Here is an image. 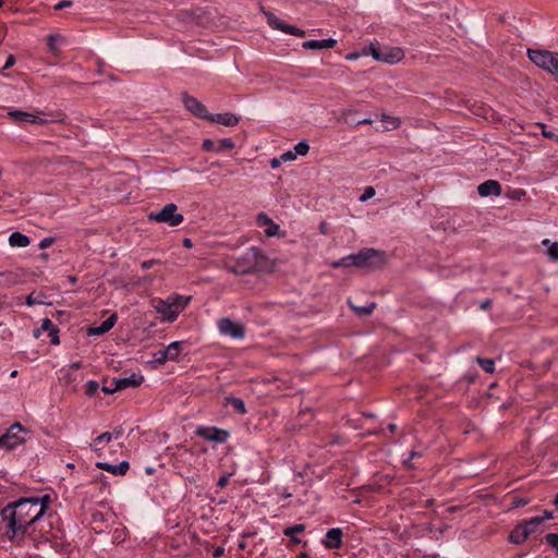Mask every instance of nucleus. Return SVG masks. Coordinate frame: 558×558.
Masks as SVG:
<instances>
[{
  "label": "nucleus",
  "mask_w": 558,
  "mask_h": 558,
  "mask_svg": "<svg viewBox=\"0 0 558 558\" xmlns=\"http://www.w3.org/2000/svg\"><path fill=\"white\" fill-rule=\"evenodd\" d=\"M50 504V497L21 498L10 502L1 511L5 537L16 545L29 541L37 545L49 541L50 523L45 524L43 519Z\"/></svg>",
  "instance_id": "1"
},
{
  "label": "nucleus",
  "mask_w": 558,
  "mask_h": 558,
  "mask_svg": "<svg viewBox=\"0 0 558 558\" xmlns=\"http://www.w3.org/2000/svg\"><path fill=\"white\" fill-rule=\"evenodd\" d=\"M527 57L536 66L558 78V52L527 49Z\"/></svg>",
  "instance_id": "2"
},
{
  "label": "nucleus",
  "mask_w": 558,
  "mask_h": 558,
  "mask_svg": "<svg viewBox=\"0 0 558 558\" xmlns=\"http://www.w3.org/2000/svg\"><path fill=\"white\" fill-rule=\"evenodd\" d=\"M352 266L359 268H376L386 263L385 254L375 248L362 250L357 253L351 254Z\"/></svg>",
  "instance_id": "3"
},
{
  "label": "nucleus",
  "mask_w": 558,
  "mask_h": 558,
  "mask_svg": "<svg viewBox=\"0 0 558 558\" xmlns=\"http://www.w3.org/2000/svg\"><path fill=\"white\" fill-rule=\"evenodd\" d=\"M28 432L20 423H14L0 437V448L12 450L26 441Z\"/></svg>",
  "instance_id": "4"
},
{
  "label": "nucleus",
  "mask_w": 558,
  "mask_h": 558,
  "mask_svg": "<svg viewBox=\"0 0 558 558\" xmlns=\"http://www.w3.org/2000/svg\"><path fill=\"white\" fill-rule=\"evenodd\" d=\"M148 219L157 222H165L170 227H177L182 223L184 218L182 214L178 213L177 205L169 203L159 211L150 213L148 215Z\"/></svg>",
  "instance_id": "5"
},
{
  "label": "nucleus",
  "mask_w": 558,
  "mask_h": 558,
  "mask_svg": "<svg viewBox=\"0 0 558 558\" xmlns=\"http://www.w3.org/2000/svg\"><path fill=\"white\" fill-rule=\"evenodd\" d=\"M264 14L267 17V23L271 28L280 31L286 34L294 35L298 37L305 36V32L303 29H300L295 26L284 23L282 20L277 17L274 13L264 11Z\"/></svg>",
  "instance_id": "6"
},
{
  "label": "nucleus",
  "mask_w": 558,
  "mask_h": 558,
  "mask_svg": "<svg viewBox=\"0 0 558 558\" xmlns=\"http://www.w3.org/2000/svg\"><path fill=\"white\" fill-rule=\"evenodd\" d=\"M196 435L217 444H222L229 438V432L226 429H221L218 427H209V426H199L196 429Z\"/></svg>",
  "instance_id": "7"
},
{
  "label": "nucleus",
  "mask_w": 558,
  "mask_h": 558,
  "mask_svg": "<svg viewBox=\"0 0 558 558\" xmlns=\"http://www.w3.org/2000/svg\"><path fill=\"white\" fill-rule=\"evenodd\" d=\"M218 329L221 335L230 336L234 339H242L245 335L243 325L230 318L220 319L218 322Z\"/></svg>",
  "instance_id": "8"
},
{
  "label": "nucleus",
  "mask_w": 558,
  "mask_h": 558,
  "mask_svg": "<svg viewBox=\"0 0 558 558\" xmlns=\"http://www.w3.org/2000/svg\"><path fill=\"white\" fill-rule=\"evenodd\" d=\"M371 54L372 57L377 60L381 61L388 64H395L402 60L403 52L400 49H392V50H381L375 47H371Z\"/></svg>",
  "instance_id": "9"
},
{
  "label": "nucleus",
  "mask_w": 558,
  "mask_h": 558,
  "mask_svg": "<svg viewBox=\"0 0 558 558\" xmlns=\"http://www.w3.org/2000/svg\"><path fill=\"white\" fill-rule=\"evenodd\" d=\"M182 101L186 110H189L191 113L202 118V119H208L209 112L207 111L206 107L195 97L190 96L187 94L182 95Z\"/></svg>",
  "instance_id": "10"
},
{
  "label": "nucleus",
  "mask_w": 558,
  "mask_h": 558,
  "mask_svg": "<svg viewBox=\"0 0 558 558\" xmlns=\"http://www.w3.org/2000/svg\"><path fill=\"white\" fill-rule=\"evenodd\" d=\"M8 116L13 119L17 123H29V124H44L47 121L39 118L36 114L22 111V110H11L8 112Z\"/></svg>",
  "instance_id": "11"
},
{
  "label": "nucleus",
  "mask_w": 558,
  "mask_h": 558,
  "mask_svg": "<svg viewBox=\"0 0 558 558\" xmlns=\"http://www.w3.org/2000/svg\"><path fill=\"white\" fill-rule=\"evenodd\" d=\"M43 331H46L48 333V336L51 338V343L52 344H59L60 343L59 336H58L59 330L54 326V324L52 323L51 319L44 318L41 320L40 328L34 330L33 335H34L35 338H39Z\"/></svg>",
  "instance_id": "12"
},
{
  "label": "nucleus",
  "mask_w": 558,
  "mask_h": 558,
  "mask_svg": "<svg viewBox=\"0 0 558 558\" xmlns=\"http://www.w3.org/2000/svg\"><path fill=\"white\" fill-rule=\"evenodd\" d=\"M256 225L259 228H264V232L268 238L277 235L280 228L279 225L275 223L265 213L257 215Z\"/></svg>",
  "instance_id": "13"
},
{
  "label": "nucleus",
  "mask_w": 558,
  "mask_h": 558,
  "mask_svg": "<svg viewBox=\"0 0 558 558\" xmlns=\"http://www.w3.org/2000/svg\"><path fill=\"white\" fill-rule=\"evenodd\" d=\"M477 192L482 197L499 196L501 194V185L496 180H487L477 186Z\"/></svg>",
  "instance_id": "14"
},
{
  "label": "nucleus",
  "mask_w": 558,
  "mask_h": 558,
  "mask_svg": "<svg viewBox=\"0 0 558 558\" xmlns=\"http://www.w3.org/2000/svg\"><path fill=\"white\" fill-rule=\"evenodd\" d=\"M154 308L160 313L163 318L168 322H173L177 319L175 312L171 308L168 300L156 299L153 301Z\"/></svg>",
  "instance_id": "15"
},
{
  "label": "nucleus",
  "mask_w": 558,
  "mask_h": 558,
  "mask_svg": "<svg viewBox=\"0 0 558 558\" xmlns=\"http://www.w3.org/2000/svg\"><path fill=\"white\" fill-rule=\"evenodd\" d=\"M342 530L339 527H333L327 531L326 537L324 539V545L327 548L336 549L342 545Z\"/></svg>",
  "instance_id": "16"
},
{
  "label": "nucleus",
  "mask_w": 558,
  "mask_h": 558,
  "mask_svg": "<svg viewBox=\"0 0 558 558\" xmlns=\"http://www.w3.org/2000/svg\"><path fill=\"white\" fill-rule=\"evenodd\" d=\"M337 45V40L333 38L327 39H311L306 40L302 44V47L306 50H322V49H330Z\"/></svg>",
  "instance_id": "17"
},
{
  "label": "nucleus",
  "mask_w": 558,
  "mask_h": 558,
  "mask_svg": "<svg viewBox=\"0 0 558 558\" xmlns=\"http://www.w3.org/2000/svg\"><path fill=\"white\" fill-rule=\"evenodd\" d=\"M117 315H110L106 320H104L99 326L89 327L87 329L88 336H100L108 332L116 324Z\"/></svg>",
  "instance_id": "18"
},
{
  "label": "nucleus",
  "mask_w": 558,
  "mask_h": 558,
  "mask_svg": "<svg viewBox=\"0 0 558 558\" xmlns=\"http://www.w3.org/2000/svg\"><path fill=\"white\" fill-rule=\"evenodd\" d=\"M96 466L98 469L107 471L113 475H124L128 472L130 464L128 461H122L119 464H110L107 462H97Z\"/></svg>",
  "instance_id": "19"
},
{
  "label": "nucleus",
  "mask_w": 558,
  "mask_h": 558,
  "mask_svg": "<svg viewBox=\"0 0 558 558\" xmlns=\"http://www.w3.org/2000/svg\"><path fill=\"white\" fill-rule=\"evenodd\" d=\"M119 390L126 389L129 387H137L144 381V376L141 374L132 373L129 376L116 378Z\"/></svg>",
  "instance_id": "20"
},
{
  "label": "nucleus",
  "mask_w": 558,
  "mask_h": 558,
  "mask_svg": "<svg viewBox=\"0 0 558 558\" xmlns=\"http://www.w3.org/2000/svg\"><path fill=\"white\" fill-rule=\"evenodd\" d=\"M207 120L226 126H234L239 123V118L231 112L209 114Z\"/></svg>",
  "instance_id": "21"
},
{
  "label": "nucleus",
  "mask_w": 558,
  "mask_h": 558,
  "mask_svg": "<svg viewBox=\"0 0 558 558\" xmlns=\"http://www.w3.org/2000/svg\"><path fill=\"white\" fill-rule=\"evenodd\" d=\"M169 304L171 305V308L175 312L177 317L179 316L180 312L183 311L186 305L189 304L191 296H183L179 294H172L167 298Z\"/></svg>",
  "instance_id": "22"
},
{
  "label": "nucleus",
  "mask_w": 558,
  "mask_h": 558,
  "mask_svg": "<svg viewBox=\"0 0 558 558\" xmlns=\"http://www.w3.org/2000/svg\"><path fill=\"white\" fill-rule=\"evenodd\" d=\"M29 238L19 231L11 233L9 243L13 247H26L29 245Z\"/></svg>",
  "instance_id": "23"
},
{
  "label": "nucleus",
  "mask_w": 558,
  "mask_h": 558,
  "mask_svg": "<svg viewBox=\"0 0 558 558\" xmlns=\"http://www.w3.org/2000/svg\"><path fill=\"white\" fill-rule=\"evenodd\" d=\"M529 536L526 530L519 524L511 531L509 539L513 544H522Z\"/></svg>",
  "instance_id": "24"
},
{
  "label": "nucleus",
  "mask_w": 558,
  "mask_h": 558,
  "mask_svg": "<svg viewBox=\"0 0 558 558\" xmlns=\"http://www.w3.org/2000/svg\"><path fill=\"white\" fill-rule=\"evenodd\" d=\"M543 247L545 248L546 255L551 260H558V242H551L550 240H544L542 242Z\"/></svg>",
  "instance_id": "25"
},
{
  "label": "nucleus",
  "mask_w": 558,
  "mask_h": 558,
  "mask_svg": "<svg viewBox=\"0 0 558 558\" xmlns=\"http://www.w3.org/2000/svg\"><path fill=\"white\" fill-rule=\"evenodd\" d=\"M543 522H544V518L534 517V518L521 523V525L524 527V530H526V533L529 535H532L538 530L539 525Z\"/></svg>",
  "instance_id": "26"
},
{
  "label": "nucleus",
  "mask_w": 558,
  "mask_h": 558,
  "mask_svg": "<svg viewBox=\"0 0 558 558\" xmlns=\"http://www.w3.org/2000/svg\"><path fill=\"white\" fill-rule=\"evenodd\" d=\"M380 121L384 123V130H393L401 124L400 118L388 114H381Z\"/></svg>",
  "instance_id": "27"
},
{
  "label": "nucleus",
  "mask_w": 558,
  "mask_h": 558,
  "mask_svg": "<svg viewBox=\"0 0 558 558\" xmlns=\"http://www.w3.org/2000/svg\"><path fill=\"white\" fill-rule=\"evenodd\" d=\"M226 401L228 404L232 405L238 413L245 414L247 412L245 403L242 399L235 397H227Z\"/></svg>",
  "instance_id": "28"
},
{
  "label": "nucleus",
  "mask_w": 558,
  "mask_h": 558,
  "mask_svg": "<svg viewBox=\"0 0 558 558\" xmlns=\"http://www.w3.org/2000/svg\"><path fill=\"white\" fill-rule=\"evenodd\" d=\"M181 352V342L173 341L166 348V354H168L169 361H174L179 357Z\"/></svg>",
  "instance_id": "29"
},
{
  "label": "nucleus",
  "mask_w": 558,
  "mask_h": 558,
  "mask_svg": "<svg viewBox=\"0 0 558 558\" xmlns=\"http://www.w3.org/2000/svg\"><path fill=\"white\" fill-rule=\"evenodd\" d=\"M112 438H113V434H111V433L106 432V433L100 434V435H99V436L94 440V444L92 445L93 450H95V451L100 450V449H101V447H99V445H101L102 442L108 444V442H110V441H111V439H112Z\"/></svg>",
  "instance_id": "30"
},
{
  "label": "nucleus",
  "mask_w": 558,
  "mask_h": 558,
  "mask_svg": "<svg viewBox=\"0 0 558 558\" xmlns=\"http://www.w3.org/2000/svg\"><path fill=\"white\" fill-rule=\"evenodd\" d=\"M304 530H305V525L304 524H295V525L287 527L283 531V534L286 536L291 537L294 542L299 543L300 539L294 538V535L298 534V533H302Z\"/></svg>",
  "instance_id": "31"
},
{
  "label": "nucleus",
  "mask_w": 558,
  "mask_h": 558,
  "mask_svg": "<svg viewBox=\"0 0 558 558\" xmlns=\"http://www.w3.org/2000/svg\"><path fill=\"white\" fill-rule=\"evenodd\" d=\"M351 308L357 314V315H371L376 306L375 303H369L365 306H356L350 303Z\"/></svg>",
  "instance_id": "32"
},
{
  "label": "nucleus",
  "mask_w": 558,
  "mask_h": 558,
  "mask_svg": "<svg viewBox=\"0 0 558 558\" xmlns=\"http://www.w3.org/2000/svg\"><path fill=\"white\" fill-rule=\"evenodd\" d=\"M477 363L487 373H493L495 369V361L492 359L477 357Z\"/></svg>",
  "instance_id": "33"
},
{
  "label": "nucleus",
  "mask_w": 558,
  "mask_h": 558,
  "mask_svg": "<svg viewBox=\"0 0 558 558\" xmlns=\"http://www.w3.org/2000/svg\"><path fill=\"white\" fill-rule=\"evenodd\" d=\"M351 260H352V256H351V254H350V255L344 256V257H342V258H340V259H338V260H333V262H331V263H330V266H331L332 268H339V267H351V266H352Z\"/></svg>",
  "instance_id": "34"
},
{
  "label": "nucleus",
  "mask_w": 558,
  "mask_h": 558,
  "mask_svg": "<svg viewBox=\"0 0 558 558\" xmlns=\"http://www.w3.org/2000/svg\"><path fill=\"white\" fill-rule=\"evenodd\" d=\"M310 150V145L306 141H301L294 146L296 156H305Z\"/></svg>",
  "instance_id": "35"
},
{
  "label": "nucleus",
  "mask_w": 558,
  "mask_h": 558,
  "mask_svg": "<svg viewBox=\"0 0 558 558\" xmlns=\"http://www.w3.org/2000/svg\"><path fill=\"white\" fill-rule=\"evenodd\" d=\"M375 196V189L373 186H367L363 191V193L360 195L359 201L361 203H365L366 201L371 199Z\"/></svg>",
  "instance_id": "36"
},
{
  "label": "nucleus",
  "mask_w": 558,
  "mask_h": 558,
  "mask_svg": "<svg viewBox=\"0 0 558 558\" xmlns=\"http://www.w3.org/2000/svg\"><path fill=\"white\" fill-rule=\"evenodd\" d=\"M99 389V385L96 380H88L86 384V395L93 397L97 390Z\"/></svg>",
  "instance_id": "37"
},
{
  "label": "nucleus",
  "mask_w": 558,
  "mask_h": 558,
  "mask_svg": "<svg viewBox=\"0 0 558 558\" xmlns=\"http://www.w3.org/2000/svg\"><path fill=\"white\" fill-rule=\"evenodd\" d=\"M154 361L158 364H163L169 361L168 354H166V348L154 353Z\"/></svg>",
  "instance_id": "38"
},
{
  "label": "nucleus",
  "mask_w": 558,
  "mask_h": 558,
  "mask_svg": "<svg viewBox=\"0 0 558 558\" xmlns=\"http://www.w3.org/2000/svg\"><path fill=\"white\" fill-rule=\"evenodd\" d=\"M101 390L106 393V395H112L116 391L119 390L118 388V384H117V380L116 378L112 380V383L110 385H104Z\"/></svg>",
  "instance_id": "39"
},
{
  "label": "nucleus",
  "mask_w": 558,
  "mask_h": 558,
  "mask_svg": "<svg viewBox=\"0 0 558 558\" xmlns=\"http://www.w3.org/2000/svg\"><path fill=\"white\" fill-rule=\"evenodd\" d=\"M546 542L558 551V534L557 533H549L546 535Z\"/></svg>",
  "instance_id": "40"
},
{
  "label": "nucleus",
  "mask_w": 558,
  "mask_h": 558,
  "mask_svg": "<svg viewBox=\"0 0 558 558\" xmlns=\"http://www.w3.org/2000/svg\"><path fill=\"white\" fill-rule=\"evenodd\" d=\"M220 147L217 148V150L220 149H232L234 147V143L231 138H222L219 141Z\"/></svg>",
  "instance_id": "41"
},
{
  "label": "nucleus",
  "mask_w": 558,
  "mask_h": 558,
  "mask_svg": "<svg viewBox=\"0 0 558 558\" xmlns=\"http://www.w3.org/2000/svg\"><path fill=\"white\" fill-rule=\"evenodd\" d=\"M58 38H59V37H58V36H56V35H49V36H48V46H49V49H50L52 52H54V53H57V52H58V49H59V48H58V46H57V44H56V40H57Z\"/></svg>",
  "instance_id": "42"
},
{
  "label": "nucleus",
  "mask_w": 558,
  "mask_h": 558,
  "mask_svg": "<svg viewBox=\"0 0 558 558\" xmlns=\"http://www.w3.org/2000/svg\"><path fill=\"white\" fill-rule=\"evenodd\" d=\"M43 303H44V301L39 296H35L34 293L29 294L26 298V304L28 306H33L35 304H43Z\"/></svg>",
  "instance_id": "43"
},
{
  "label": "nucleus",
  "mask_w": 558,
  "mask_h": 558,
  "mask_svg": "<svg viewBox=\"0 0 558 558\" xmlns=\"http://www.w3.org/2000/svg\"><path fill=\"white\" fill-rule=\"evenodd\" d=\"M296 158V154L294 153V150H289V151H286L283 153L281 156H280V159L282 161H292Z\"/></svg>",
  "instance_id": "44"
},
{
  "label": "nucleus",
  "mask_w": 558,
  "mask_h": 558,
  "mask_svg": "<svg viewBox=\"0 0 558 558\" xmlns=\"http://www.w3.org/2000/svg\"><path fill=\"white\" fill-rule=\"evenodd\" d=\"M71 5H72V2H71V1H69V0H62V1H60L59 3H57V4L54 5V9H56V10H61V9H64V8H69V7H71Z\"/></svg>",
  "instance_id": "45"
},
{
  "label": "nucleus",
  "mask_w": 558,
  "mask_h": 558,
  "mask_svg": "<svg viewBox=\"0 0 558 558\" xmlns=\"http://www.w3.org/2000/svg\"><path fill=\"white\" fill-rule=\"evenodd\" d=\"M203 148L205 150H214L215 149V143L211 140H205L203 142Z\"/></svg>",
  "instance_id": "46"
},
{
  "label": "nucleus",
  "mask_w": 558,
  "mask_h": 558,
  "mask_svg": "<svg viewBox=\"0 0 558 558\" xmlns=\"http://www.w3.org/2000/svg\"><path fill=\"white\" fill-rule=\"evenodd\" d=\"M229 477H230V474L221 476L217 482V486L220 488L225 487L229 482Z\"/></svg>",
  "instance_id": "47"
},
{
  "label": "nucleus",
  "mask_w": 558,
  "mask_h": 558,
  "mask_svg": "<svg viewBox=\"0 0 558 558\" xmlns=\"http://www.w3.org/2000/svg\"><path fill=\"white\" fill-rule=\"evenodd\" d=\"M52 242H53V240L51 238H45L40 241L39 247L46 248V247L50 246L52 244Z\"/></svg>",
  "instance_id": "48"
},
{
  "label": "nucleus",
  "mask_w": 558,
  "mask_h": 558,
  "mask_svg": "<svg viewBox=\"0 0 558 558\" xmlns=\"http://www.w3.org/2000/svg\"><path fill=\"white\" fill-rule=\"evenodd\" d=\"M157 263H158V262H157V260H155V259H151V260H145V262H143V263H142V265H141V266H142V268H143V269H149V268H151V267H153L155 264H157Z\"/></svg>",
  "instance_id": "49"
},
{
  "label": "nucleus",
  "mask_w": 558,
  "mask_h": 558,
  "mask_svg": "<svg viewBox=\"0 0 558 558\" xmlns=\"http://www.w3.org/2000/svg\"><path fill=\"white\" fill-rule=\"evenodd\" d=\"M15 60H14V57L13 56H9L7 61H5V64L3 66V69H9L10 66H12L14 64Z\"/></svg>",
  "instance_id": "50"
},
{
  "label": "nucleus",
  "mask_w": 558,
  "mask_h": 558,
  "mask_svg": "<svg viewBox=\"0 0 558 558\" xmlns=\"http://www.w3.org/2000/svg\"><path fill=\"white\" fill-rule=\"evenodd\" d=\"M319 231L323 234H327L328 233V225H327V222H325V221L320 222Z\"/></svg>",
  "instance_id": "51"
},
{
  "label": "nucleus",
  "mask_w": 558,
  "mask_h": 558,
  "mask_svg": "<svg viewBox=\"0 0 558 558\" xmlns=\"http://www.w3.org/2000/svg\"><path fill=\"white\" fill-rule=\"evenodd\" d=\"M223 553H225L223 547H217V548H215L213 555H214V557H220L221 555H223Z\"/></svg>",
  "instance_id": "52"
},
{
  "label": "nucleus",
  "mask_w": 558,
  "mask_h": 558,
  "mask_svg": "<svg viewBox=\"0 0 558 558\" xmlns=\"http://www.w3.org/2000/svg\"><path fill=\"white\" fill-rule=\"evenodd\" d=\"M281 161H282V160H281L280 158H274V159H271V161H270V166H271V168H272V169H275V168L279 167V165H280V162H281Z\"/></svg>",
  "instance_id": "53"
},
{
  "label": "nucleus",
  "mask_w": 558,
  "mask_h": 558,
  "mask_svg": "<svg viewBox=\"0 0 558 558\" xmlns=\"http://www.w3.org/2000/svg\"><path fill=\"white\" fill-rule=\"evenodd\" d=\"M183 246L191 248L193 246L192 240L189 238L183 239Z\"/></svg>",
  "instance_id": "54"
},
{
  "label": "nucleus",
  "mask_w": 558,
  "mask_h": 558,
  "mask_svg": "<svg viewBox=\"0 0 558 558\" xmlns=\"http://www.w3.org/2000/svg\"><path fill=\"white\" fill-rule=\"evenodd\" d=\"M542 518H544V521H545V520H549V519H551V518H553V512H550V511H547V510H546V511L544 512V515H543Z\"/></svg>",
  "instance_id": "55"
},
{
  "label": "nucleus",
  "mask_w": 558,
  "mask_h": 558,
  "mask_svg": "<svg viewBox=\"0 0 558 558\" xmlns=\"http://www.w3.org/2000/svg\"><path fill=\"white\" fill-rule=\"evenodd\" d=\"M543 135H544V136H546V137H548V138H553V137H555V134H554L553 132H547V131H545V130L543 131Z\"/></svg>",
  "instance_id": "56"
},
{
  "label": "nucleus",
  "mask_w": 558,
  "mask_h": 558,
  "mask_svg": "<svg viewBox=\"0 0 558 558\" xmlns=\"http://www.w3.org/2000/svg\"><path fill=\"white\" fill-rule=\"evenodd\" d=\"M489 305H490V301H489V300H485V301L482 303L481 307L485 310V308L489 307Z\"/></svg>",
  "instance_id": "57"
},
{
  "label": "nucleus",
  "mask_w": 558,
  "mask_h": 558,
  "mask_svg": "<svg viewBox=\"0 0 558 558\" xmlns=\"http://www.w3.org/2000/svg\"><path fill=\"white\" fill-rule=\"evenodd\" d=\"M112 434H113L114 438H119L121 436V434H122V430L121 429H117Z\"/></svg>",
  "instance_id": "58"
},
{
  "label": "nucleus",
  "mask_w": 558,
  "mask_h": 558,
  "mask_svg": "<svg viewBox=\"0 0 558 558\" xmlns=\"http://www.w3.org/2000/svg\"><path fill=\"white\" fill-rule=\"evenodd\" d=\"M371 123H372L371 119H363V120L359 121V124H371Z\"/></svg>",
  "instance_id": "59"
},
{
  "label": "nucleus",
  "mask_w": 558,
  "mask_h": 558,
  "mask_svg": "<svg viewBox=\"0 0 558 558\" xmlns=\"http://www.w3.org/2000/svg\"><path fill=\"white\" fill-rule=\"evenodd\" d=\"M145 472H146L147 474H153V473L155 472V469H154V468H151V466H148V468H146V469H145Z\"/></svg>",
  "instance_id": "60"
},
{
  "label": "nucleus",
  "mask_w": 558,
  "mask_h": 558,
  "mask_svg": "<svg viewBox=\"0 0 558 558\" xmlns=\"http://www.w3.org/2000/svg\"><path fill=\"white\" fill-rule=\"evenodd\" d=\"M144 281H145V283H150L153 281V277L151 276H146L144 278Z\"/></svg>",
  "instance_id": "61"
},
{
  "label": "nucleus",
  "mask_w": 558,
  "mask_h": 558,
  "mask_svg": "<svg viewBox=\"0 0 558 558\" xmlns=\"http://www.w3.org/2000/svg\"><path fill=\"white\" fill-rule=\"evenodd\" d=\"M396 427H397V426H396V424H389V425H388V429H389L391 433H392V432H395Z\"/></svg>",
  "instance_id": "62"
},
{
  "label": "nucleus",
  "mask_w": 558,
  "mask_h": 558,
  "mask_svg": "<svg viewBox=\"0 0 558 558\" xmlns=\"http://www.w3.org/2000/svg\"><path fill=\"white\" fill-rule=\"evenodd\" d=\"M554 505H555L556 507H558V494L555 496Z\"/></svg>",
  "instance_id": "63"
},
{
  "label": "nucleus",
  "mask_w": 558,
  "mask_h": 558,
  "mask_svg": "<svg viewBox=\"0 0 558 558\" xmlns=\"http://www.w3.org/2000/svg\"><path fill=\"white\" fill-rule=\"evenodd\" d=\"M16 375H17V371H12L10 374L11 377H15Z\"/></svg>",
  "instance_id": "64"
}]
</instances>
